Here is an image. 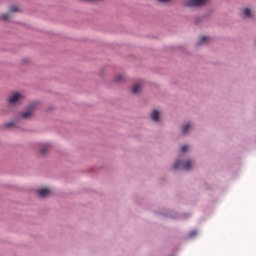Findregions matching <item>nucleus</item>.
Returning a JSON list of instances; mask_svg holds the SVG:
<instances>
[{
  "label": "nucleus",
  "mask_w": 256,
  "mask_h": 256,
  "mask_svg": "<svg viewBox=\"0 0 256 256\" xmlns=\"http://www.w3.org/2000/svg\"><path fill=\"white\" fill-rule=\"evenodd\" d=\"M18 11H19V8H17V6L10 7V13H17Z\"/></svg>",
  "instance_id": "obj_13"
},
{
  "label": "nucleus",
  "mask_w": 256,
  "mask_h": 256,
  "mask_svg": "<svg viewBox=\"0 0 256 256\" xmlns=\"http://www.w3.org/2000/svg\"><path fill=\"white\" fill-rule=\"evenodd\" d=\"M141 84H135L132 88V93L137 94L141 91Z\"/></svg>",
  "instance_id": "obj_8"
},
{
  "label": "nucleus",
  "mask_w": 256,
  "mask_h": 256,
  "mask_svg": "<svg viewBox=\"0 0 256 256\" xmlns=\"http://www.w3.org/2000/svg\"><path fill=\"white\" fill-rule=\"evenodd\" d=\"M189 129H191V123H186L183 127H182V133L185 135Z\"/></svg>",
  "instance_id": "obj_9"
},
{
  "label": "nucleus",
  "mask_w": 256,
  "mask_h": 256,
  "mask_svg": "<svg viewBox=\"0 0 256 256\" xmlns=\"http://www.w3.org/2000/svg\"><path fill=\"white\" fill-rule=\"evenodd\" d=\"M187 149H189V146L184 145L181 147L180 151H181V153H185V151H187Z\"/></svg>",
  "instance_id": "obj_15"
},
{
  "label": "nucleus",
  "mask_w": 256,
  "mask_h": 256,
  "mask_svg": "<svg viewBox=\"0 0 256 256\" xmlns=\"http://www.w3.org/2000/svg\"><path fill=\"white\" fill-rule=\"evenodd\" d=\"M182 167L186 171H189L193 167V162L191 161H186V162H181V160H177L176 163L174 164V169H179Z\"/></svg>",
  "instance_id": "obj_2"
},
{
  "label": "nucleus",
  "mask_w": 256,
  "mask_h": 256,
  "mask_svg": "<svg viewBox=\"0 0 256 256\" xmlns=\"http://www.w3.org/2000/svg\"><path fill=\"white\" fill-rule=\"evenodd\" d=\"M160 3H169L170 0H158Z\"/></svg>",
  "instance_id": "obj_18"
},
{
  "label": "nucleus",
  "mask_w": 256,
  "mask_h": 256,
  "mask_svg": "<svg viewBox=\"0 0 256 256\" xmlns=\"http://www.w3.org/2000/svg\"><path fill=\"white\" fill-rule=\"evenodd\" d=\"M35 113V104L28 107L27 111L21 114L22 119H31Z\"/></svg>",
  "instance_id": "obj_4"
},
{
  "label": "nucleus",
  "mask_w": 256,
  "mask_h": 256,
  "mask_svg": "<svg viewBox=\"0 0 256 256\" xmlns=\"http://www.w3.org/2000/svg\"><path fill=\"white\" fill-rule=\"evenodd\" d=\"M160 113L157 110H153V112L151 113V119L152 121H155L157 123V121H159V117H160Z\"/></svg>",
  "instance_id": "obj_6"
},
{
  "label": "nucleus",
  "mask_w": 256,
  "mask_h": 256,
  "mask_svg": "<svg viewBox=\"0 0 256 256\" xmlns=\"http://www.w3.org/2000/svg\"><path fill=\"white\" fill-rule=\"evenodd\" d=\"M51 149V146L49 144H45L42 149L40 150L41 155H47L49 153V150Z\"/></svg>",
  "instance_id": "obj_7"
},
{
  "label": "nucleus",
  "mask_w": 256,
  "mask_h": 256,
  "mask_svg": "<svg viewBox=\"0 0 256 256\" xmlns=\"http://www.w3.org/2000/svg\"><path fill=\"white\" fill-rule=\"evenodd\" d=\"M115 81H116V83H123V81H125V76H123V75H118V76L115 78Z\"/></svg>",
  "instance_id": "obj_10"
},
{
  "label": "nucleus",
  "mask_w": 256,
  "mask_h": 256,
  "mask_svg": "<svg viewBox=\"0 0 256 256\" xmlns=\"http://www.w3.org/2000/svg\"><path fill=\"white\" fill-rule=\"evenodd\" d=\"M25 100V94L21 92H14L8 98V103L10 105H19L22 101Z\"/></svg>",
  "instance_id": "obj_1"
},
{
  "label": "nucleus",
  "mask_w": 256,
  "mask_h": 256,
  "mask_svg": "<svg viewBox=\"0 0 256 256\" xmlns=\"http://www.w3.org/2000/svg\"><path fill=\"white\" fill-rule=\"evenodd\" d=\"M195 235H197V230L190 232L189 237H195Z\"/></svg>",
  "instance_id": "obj_16"
},
{
  "label": "nucleus",
  "mask_w": 256,
  "mask_h": 256,
  "mask_svg": "<svg viewBox=\"0 0 256 256\" xmlns=\"http://www.w3.org/2000/svg\"><path fill=\"white\" fill-rule=\"evenodd\" d=\"M205 41H209V37H207V36H202V37L200 38V42H199L198 45H202V43H205Z\"/></svg>",
  "instance_id": "obj_12"
},
{
  "label": "nucleus",
  "mask_w": 256,
  "mask_h": 256,
  "mask_svg": "<svg viewBox=\"0 0 256 256\" xmlns=\"http://www.w3.org/2000/svg\"><path fill=\"white\" fill-rule=\"evenodd\" d=\"M13 125H15V123L10 122V123H7V124H6V127H13Z\"/></svg>",
  "instance_id": "obj_17"
},
{
  "label": "nucleus",
  "mask_w": 256,
  "mask_h": 256,
  "mask_svg": "<svg viewBox=\"0 0 256 256\" xmlns=\"http://www.w3.org/2000/svg\"><path fill=\"white\" fill-rule=\"evenodd\" d=\"M207 0H186L185 5L186 7H201V5H205Z\"/></svg>",
  "instance_id": "obj_3"
},
{
  "label": "nucleus",
  "mask_w": 256,
  "mask_h": 256,
  "mask_svg": "<svg viewBox=\"0 0 256 256\" xmlns=\"http://www.w3.org/2000/svg\"><path fill=\"white\" fill-rule=\"evenodd\" d=\"M9 17H11V14H10V13H8V14H3V15H2L3 21H9Z\"/></svg>",
  "instance_id": "obj_14"
},
{
  "label": "nucleus",
  "mask_w": 256,
  "mask_h": 256,
  "mask_svg": "<svg viewBox=\"0 0 256 256\" xmlns=\"http://www.w3.org/2000/svg\"><path fill=\"white\" fill-rule=\"evenodd\" d=\"M244 15H245V17H251V9L245 8L244 9Z\"/></svg>",
  "instance_id": "obj_11"
},
{
  "label": "nucleus",
  "mask_w": 256,
  "mask_h": 256,
  "mask_svg": "<svg viewBox=\"0 0 256 256\" xmlns=\"http://www.w3.org/2000/svg\"><path fill=\"white\" fill-rule=\"evenodd\" d=\"M39 197H49L51 195V190L49 188H42L38 190Z\"/></svg>",
  "instance_id": "obj_5"
}]
</instances>
